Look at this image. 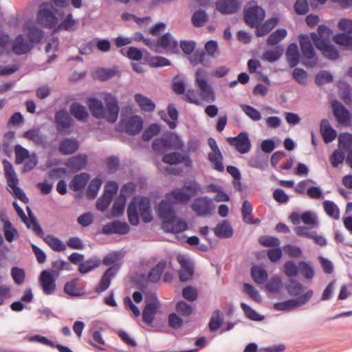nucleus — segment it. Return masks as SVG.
I'll list each match as a JSON object with an SVG mask.
<instances>
[{
  "label": "nucleus",
  "mask_w": 352,
  "mask_h": 352,
  "mask_svg": "<svg viewBox=\"0 0 352 352\" xmlns=\"http://www.w3.org/2000/svg\"><path fill=\"white\" fill-rule=\"evenodd\" d=\"M298 41L302 54V64L309 68L316 67L318 65V58L316 56L314 46L307 34H300Z\"/></svg>",
  "instance_id": "obj_1"
},
{
  "label": "nucleus",
  "mask_w": 352,
  "mask_h": 352,
  "mask_svg": "<svg viewBox=\"0 0 352 352\" xmlns=\"http://www.w3.org/2000/svg\"><path fill=\"white\" fill-rule=\"evenodd\" d=\"M3 164L8 185L12 189L14 196L23 203L27 204L28 202V198L23 190L17 186L19 179L12 164L6 160H3Z\"/></svg>",
  "instance_id": "obj_2"
},
{
  "label": "nucleus",
  "mask_w": 352,
  "mask_h": 352,
  "mask_svg": "<svg viewBox=\"0 0 352 352\" xmlns=\"http://www.w3.org/2000/svg\"><path fill=\"white\" fill-rule=\"evenodd\" d=\"M183 147L184 143L177 135L167 138H157L152 143V148L157 154L163 153L168 149L182 150Z\"/></svg>",
  "instance_id": "obj_3"
},
{
  "label": "nucleus",
  "mask_w": 352,
  "mask_h": 352,
  "mask_svg": "<svg viewBox=\"0 0 352 352\" xmlns=\"http://www.w3.org/2000/svg\"><path fill=\"white\" fill-rule=\"evenodd\" d=\"M314 291L308 289L297 299H289L274 304V309L276 311H291L302 305H305L312 298Z\"/></svg>",
  "instance_id": "obj_4"
},
{
  "label": "nucleus",
  "mask_w": 352,
  "mask_h": 352,
  "mask_svg": "<svg viewBox=\"0 0 352 352\" xmlns=\"http://www.w3.org/2000/svg\"><path fill=\"white\" fill-rule=\"evenodd\" d=\"M190 208L197 216L206 217L214 212L215 206L212 199L208 196H201L194 199Z\"/></svg>",
  "instance_id": "obj_5"
},
{
  "label": "nucleus",
  "mask_w": 352,
  "mask_h": 352,
  "mask_svg": "<svg viewBox=\"0 0 352 352\" xmlns=\"http://www.w3.org/2000/svg\"><path fill=\"white\" fill-rule=\"evenodd\" d=\"M195 83L200 89V95L204 101L212 102L215 100V96L212 87L208 83L205 76V72L199 69L195 74Z\"/></svg>",
  "instance_id": "obj_6"
},
{
  "label": "nucleus",
  "mask_w": 352,
  "mask_h": 352,
  "mask_svg": "<svg viewBox=\"0 0 352 352\" xmlns=\"http://www.w3.org/2000/svg\"><path fill=\"white\" fill-rule=\"evenodd\" d=\"M38 21L46 28H54L58 23V19L53 7L47 3H43L38 12Z\"/></svg>",
  "instance_id": "obj_7"
},
{
  "label": "nucleus",
  "mask_w": 352,
  "mask_h": 352,
  "mask_svg": "<svg viewBox=\"0 0 352 352\" xmlns=\"http://www.w3.org/2000/svg\"><path fill=\"white\" fill-rule=\"evenodd\" d=\"M56 131L60 133H69L74 126V121L65 109L57 111L54 115Z\"/></svg>",
  "instance_id": "obj_8"
},
{
  "label": "nucleus",
  "mask_w": 352,
  "mask_h": 352,
  "mask_svg": "<svg viewBox=\"0 0 352 352\" xmlns=\"http://www.w3.org/2000/svg\"><path fill=\"white\" fill-rule=\"evenodd\" d=\"M158 53L166 52V54H177L179 52L177 41L170 32H166L157 37Z\"/></svg>",
  "instance_id": "obj_9"
},
{
  "label": "nucleus",
  "mask_w": 352,
  "mask_h": 352,
  "mask_svg": "<svg viewBox=\"0 0 352 352\" xmlns=\"http://www.w3.org/2000/svg\"><path fill=\"white\" fill-rule=\"evenodd\" d=\"M208 144L212 150V152L208 155V160L212 164L213 168L219 172L224 170L223 164V157L219 148L216 140L213 138H209Z\"/></svg>",
  "instance_id": "obj_10"
},
{
  "label": "nucleus",
  "mask_w": 352,
  "mask_h": 352,
  "mask_svg": "<svg viewBox=\"0 0 352 352\" xmlns=\"http://www.w3.org/2000/svg\"><path fill=\"white\" fill-rule=\"evenodd\" d=\"M331 107L333 114L340 124L344 126L351 125V113L338 100L333 101Z\"/></svg>",
  "instance_id": "obj_11"
},
{
  "label": "nucleus",
  "mask_w": 352,
  "mask_h": 352,
  "mask_svg": "<svg viewBox=\"0 0 352 352\" xmlns=\"http://www.w3.org/2000/svg\"><path fill=\"white\" fill-rule=\"evenodd\" d=\"M118 188L116 182H109L107 184L104 192L96 201V208L102 212L105 211L109 206L113 195Z\"/></svg>",
  "instance_id": "obj_12"
},
{
  "label": "nucleus",
  "mask_w": 352,
  "mask_h": 352,
  "mask_svg": "<svg viewBox=\"0 0 352 352\" xmlns=\"http://www.w3.org/2000/svg\"><path fill=\"white\" fill-rule=\"evenodd\" d=\"M227 142L230 145L234 146L239 153L242 154L248 153L251 149V142L248 133L245 131L239 133L236 137L228 138Z\"/></svg>",
  "instance_id": "obj_13"
},
{
  "label": "nucleus",
  "mask_w": 352,
  "mask_h": 352,
  "mask_svg": "<svg viewBox=\"0 0 352 352\" xmlns=\"http://www.w3.org/2000/svg\"><path fill=\"white\" fill-rule=\"evenodd\" d=\"M265 17L264 10L258 6L244 10V21L251 28H255Z\"/></svg>",
  "instance_id": "obj_14"
},
{
  "label": "nucleus",
  "mask_w": 352,
  "mask_h": 352,
  "mask_svg": "<svg viewBox=\"0 0 352 352\" xmlns=\"http://www.w3.org/2000/svg\"><path fill=\"white\" fill-rule=\"evenodd\" d=\"M56 278L50 270H45L41 272L38 281L45 295H52L55 292Z\"/></svg>",
  "instance_id": "obj_15"
},
{
  "label": "nucleus",
  "mask_w": 352,
  "mask_h": 352,
  "mask_svg": "<svg viewBox=\"0 0 352 352\" xmlns=\"http://www.w3.org/2000/svg\"><path fill=\"white\" fill-rule=\"evenodd\" d=\"M106 112L104 118L110 123H114L118 117L120 107L115 96L108 94L104 98Z\"/></svg>",
  "instance_id": "obj_16"
},
{
  "label": "nucleus",
  "mask_w": 352,
  "mask_h": 352,
  "mask_svg": "<svg viewBox=\"0 0 352 352\" xmlns=\"http://www.w3.org/2000/svg\"><path fill=\"white\" fill-rule=\"evenodd\" d=\"M174 204L166 199L162 200L158 206V215L162 220V226L166 223H169L175 219L176 216L175 210L173 208Z\"/></svg>",
  "instance_id": "obj_17"
},
{
  "label": "nucleus",
  "mask_w": 352,
  "mask_h": 352,
  "mask_svg": "<svg viewBox=\"0 0 352 352\" xmlns=\"http://www.w3.org/2000/svg\"><path fill=\"white\" fill-rule=\"evenodd\" d=\"M129 226L123 221L114 220L104 225L102 228L101 232L105 235H111L117 234L124 235L129 232Z\"/></svg>",
  "instance_id": "obj_18"
},
{
  "label": "nucleus",
  "mask_w": 352,
  "mask_h": 352,
  "mask_svg": "<svg viewBox=\"0 0 352 352\" xmlns=\"http://www.w3.org/2000/svg\"><path fill=\"white\" fill-rule=\"evenodd\" d=\"M318 40L316 41V38H313V42L316 47L321 52L325 58L331 60H336L339 58L340 53L333 44H330L329 42H325L321 39Z\"/></svg>",
  "instance_id": "obj_19"
},
{
  "label": "nucleus",
  "mask_w": 352,
  "mask_h": 352,
  "mask_svg": "<svg viewBox=\"0 0 352 352\" xmlns=\"http://www.w3.org/2000/svg\"><path fill=\"white\" fill-rule=\"evenodd\" d=\"M289 219L294 225L300 224L301 220L306 225L314 228L318 226L316 217L310 211L304 212L301 214L298 212H292L289 215Z\"/></svg>",
  "instance_id": "obj_20"
},
{
  "label": "nucleus",
  "mask_w": 352,
  "mask_h": 352,
  "mask_svg": "<svg viewBox=\"0 0 352 352\" xmlns=\"http://www.w3.org/2000/svg\"><path fill=\"white\" fill-rule=\"evenodd\" d=\"M217 10L222 14H232L238 12L241 6L239 0H218L215 3Z\"/></svg>",
  "instance_id": "obj_21"
},
{
  "label": "nucleus",
  "mask_w": 352,
  "mask_h": 352,
  "mask_svg": "<svg viewBox=\"0 0 352 352\" xmlns=\"http://www.w3.org/2000/svg\"><path fill=\"white\" fill-rule=\"evenodd\" d=\"M87 164V155L86 154H78L69 158L65 164L71 172L77 173L84 169Z\"/></svg>",
  "instance_id": "obj_22"
},
{
  "label": "nucleus",
  "mask_w": 352,
  "mask_h": 352,
  "mask_svg": "<svg viewBox=\"0 0 352 352\" xmlns=\"http://www.w3.org/2000/svg\"><path fill=\"white\" fill-rule=\"evenodd\" d=\"M117 273V269L114 266L109 267L102 274L98 285L95 288V292L100 294L107 290L110 286L112 278Z\"/></svg>",
  "instance_id": "obj_23"
},
{
  "label": "nucleus",
  "mask_w": 352,
  "mask_h": 352,
  "mask_svg": "<svg viewBox=\"0 0 352 352\" xmlns=\"http://www.w3.org/2000/svg\"><path fill=\"white\" fill-rule=\"evenodd\" d=\"M162 162L170 165L179 164L185 162L186 166H190L192 161L189 157H186L178 152L166 153L162 157Z\"/></svg>",
  "instance_id": "obj_24"
},
{
  "label": "nucleus",
  "mask_w": 352,
  "mask_h": 352,
  "mask_svg": "<svg viewBox=\"0 0 352 352\" xmlns=\"http://www.w3.org/2000/svg\"><path fill=\"white\" fill-rule=\"evenodd\" d=\"M165 198L171 201L174 204H186L190 201V196L187 194L182 188H177L172 191L167 192Z\"/></svg>",
  "instance_id": "obj_25"
},
{
  "label": "nucleus",
  "mask_w": 352,
  "mask_h": 352,
  "mask_svg": "<svg viewBox=\"0 0 352 352\" xmlns=\"http://www.w3.org/2000/svg\"><path fill=\"white\" fill-rule=\"evenodd\" d=\"M87 104L94 118L98 119L104 118L106 109L100 100L96 98H90L88 99Z\"/></svg>",
  "instance_id": "obj_26"
},
{
  "label": "nucleus",
  "mask_w": 352,
  "mask_h": 352,
  "mask_svg": "<svg viewBox=\"0 0 352 352\" xmlns=\"http://www.w3.org/2000/svg\"><path fill=\"white\" fill-rule=\"evenodd\" d=\"M78 148L79 144L76 140L65 138L60 142L58 150L62 155H67L74 153Z\"/></svg>",
  "instance_id": "obj_27"
},
{
  "label": "nucleus",
  "mask_w": 352,
  "mask_h": 352,
  "mask_svg": "<svg viewBox=\"0 0 352 352\" xmlns=\"http://www.w3.org/2000/svg\"><path fill=\"white\" fill-rule=\"evenodd\" d=\"M286 60L290 67H295L300 63V57L298 45L295 43L289 44L285 52Z\"/></svg>",
  "instance_id": "obj_28"
},
{
  "label": "nucleus",
  "mask_w": 352,
  "mask_h": 352,
  "mask_svg": "<svg viewBox=\"0 0 352 352\" xmlns=\"http://www.w3.org/2000/svg\"><path fill=\"white\" fill-rule=\"evenodd\" d=\"M32 47L30 43H28L25 41V37L23 34H19L14 41L12 51L15 54L22 55L27 54Z\"/></svg>",
  "instance_id": "obj_29"
},
{
  "label": "nucleus",
  "mask_w": 352,
  "mask_h": 352,
  "mask_svg": "<svg viewBox=\"0 0 352 352\" xmlns=\"http://www.w3.org/2000/svg\"><path fill=\"white\" fill-rule=\"evenodd\" d=\"M320 133L324 142L327 144L334 140L337 136V132L333 129L327 119H322L320 125Z\"/></svg>",
  "instance_id": "obj_30"
},
{
  "label": "nucleus",
  "mask_w": 352,
  "mask_h": 352,
  "mask_svg": "<svg viewBox=\"0 0 352 352\" xmlns=\"http://www.w3.org/2000/svg\"><path fill=\"white\" fill-rule=\"evenodd\" d=\"M69 112L77 120L82 122H86L89 116L86 108L78 102H74L71 104Z\"/></svg>",
  "instance_id": "obj_31"
},
{
  "label": "nucleus",
  "mask_w": 352,
  "mask_h": 352,
  "mask_svg": "<svg viewBox=\"0 0 352 352\" xmlns=\"http://www.w3.org/2000/svg\"><path fill=\"white\" fill-rule=\"evenodd\" d=\"M166 266L165 260L160 261L154 267H153L148 273L147 279L149 283H157L160 281L162 275Z\"/></svg>",
  "instance_id": "obj_32"
},
{
  "label": "nucleus",
  "mask_w": 352,
  "mask_h": 352,
  "mask_svg": "<svg viewBox=\"0 0 352 352\" xmlns=\"http://www.w3.org/2000/svg\"><path fill=\"white\" fill-rule=\"evenodd\" d=\"M134 100L142 111L151 113L155 109V102L142 94H135Z\"/></svg>",
  "instance_id": "obj_33"
},
{
  "label": "nucleus",
  "mask_w": 352,
  "mask_h": 352,
  "mask_svg": "<svg viewBox=\"0 0 352 352\" xmlns=\"http://www.w3.org/2000/svg\"><path fill=\"white\" fill-rule=\"evenodd\" d=\"M90 179L87 173H81L76 175L69 184V188L74 191H79L83 189Z\"/></svg>",
  "instance_id": "obj_34"
},
{
  "label": "nucleus",
  "mask_w": 352,
  "mask_h": 352,
  "mask_svg": "<svg viewBox=\"0 0 352 352\" xmlns=\"http://www.w3.org/2000/svg\"><path fill=\"white\" fill-rule=\"evenodd\" d=\"M214 232L220 239H228L233 235V229L227 220H223L216 226Z\"/></svg>",
  "instance_id": "obj_35"
},
{
  "label": "nucleus",
  "mask_w": 352,
  "mask_h": 352,
  "mask_svg": "<svg viewBox=\"0 0 352 352\" xmlns=\"http://www.w3.org/2000/svg\"><path fill=\"white\" fill-rule=\"evenodd\" d=\"M162 228L167 232L179 233L187 230L188 226L185 221L180 219H177L172 221L170 224L166 223L162 226Z\"/></svg>",
  "instance_id": "obj_36"
},
{
  "label": "nucleus",
  "mask_w": 352,
  "mask_h": 352,
  "mask_svg": "<svg viewBox=\"0 0 352 352\" xmlns=\"http://www.w3.org/2000/svg\"><path fill=\"white\" fill-rule=\"evenodd\" d=\"M278 24V19L272 17L267 19L263 24H258L256 30V36L258 37L264 36L270 33Z\"/></svg>",
  "instance_id": "obj_37"
},
{
  "label": "nucleus",
  "mask_w": 352,
  "mask_h": 352,
  "mask_svg": "<svg viewBox=\"0 0 352 352\" xmlns=\"http://www.w3.org/2000/svg\"><path fill=\"white\" fill-rule=\"evenodd\" d=\"M142 120L138 116H131L126 123V132L131 135H136L142 129Z\"/></svg>",
  "instance_id": "obj_38"
},
{
  "label": "nucleus",
  "mask_w": 352,
  "mask_h": 352,
  "mask_svg": "<svg viewBox=\"0 0 352 352\" xmlns=\"http://www.w3.org/2000/svg\"><path fill=\"white\" fill-rule=\"evenodd\" d=\"M77 279H73L67 282L64 285V292L72 297H79L85 294L86 292L82 287H77Z\"/></svg>",
  "instance_id": "obj_39"
},
{
  "label": "nucleus",
  "mask_w": 352,
  "mask_h": 352,
  "mask_svg": "<svg viewBox=\"0 0 352 352\" xmlns=\"http://www.w3.org/2000/svg\"><path fill=\"white\" fill-rule=\"evenodd\" d=\"M305 288L302 284L294 278H290L285 285V289L288 294L293 297L298 296L299 298L302 296Z\"/></svg>",
  "instance_id": "obj_40"
},
{
  "label": "nucleus",
  "mask_w": 352,
  "mask_h": 352,
  "mask_svg": "<svg viewBox=\"0 0 352 352\" xmlns=\"http://www.w3.org/2000/svg\"><path fill=\"white\" fill-rule=\"evenodd\" d=\"M101 263L100 259L96 256H92L86 261H83L78 267V272L80 274H87L95 268L98 267Z\"/></svg>",
  "instance_id": "obj_41"
},
{
  "label": "nucleus",
  "mask_w": 352,
  "mask_h": 352,
  "mask_svg": "<svg viewBox=\"0 0 352 352\" xmlns=\"http://www.w3.org/2000/svg\"><path fill=\"white\" fill-rule=\"evenodd\" d=\"M23 138L38 145H42L45 142V138L41 134L40 129L37 127H34L25 131L23 134Z\"/></svg>",
  "instance_id": "obj_42"
},
{
  "label": "nucleus",
  "mask_w": 352,
  "mask_h": 352,
  "mask_svg": "<svg viewBox=\"0 0 352 352\" xmlns=\"http://www.w3.org/2000/svg\"><path fill=\"white\" fill-rule=\"evenodd\" d=\"M179 262L183 269L179 274V280L182 282H186L193 276V267L188 261L184 259H179Z\"/></svg>",
  "instance_id": "obj_43"
},
{
  "label": "nucleus",
  "mask_w": 352,
  "mask_h": 352,
  "mask_svg": "<svg viewBox=\"0 0 352 352\" xmlns=\"http://www.w3.org/2000/svg\"><path fill=\"white\" fill-rule=\"evenodd\" d=\"M333 40L345 50H352V35L345 32L338 33L333 36Z\"/></svg>",
  "instance_id": "obj_44"
},
{
  "label": "nucleus",
  "mask_w": 352,
  "mask_h": 352,
  "mask_svg": "<svg viewBox=\"0 0 352 352\" xmlns=\"http://www.w3.org/2000/svg\"><path fill=\"white\" fill-rule=\"evenodd\" d=\"M28 212L29 218L27 217V220L23 223L26 225L28 228H31L37 236L42 237L43 231L37 222L35 216L29 208H28Z\"/></svg>",
  "instance_id": "obj_45"
},
{
  "label": "nucleus",
  "mask_w": 352,
  "mask_h": 352,
  "mask_svg": "<svg viewBox=\"0 0 352 352\" xmlns=\"http://www.w3.org/2000/svg\"><path fill=\"white\" fill-rule=\"evenodd\" d=\"M160 307L153 305L151 303L145 305L142 311V320L144 322L150 324L154 321L157 310Z\"/></svg>",
  "instance_id": "obj_46"
},
{
  "label": "nucleus",
  "mask_w": 352,
  "mask_h": 352,
  "mask_svg": "<svg viewBox=\"0 0 352 352\" xmlns=\"http://www.w3.org/2000/svg\"><path fill=\"white\" fill-rule=\"evenodd\" d=\"M160 307L153 305L151 303L145 305L142 311V320L144 322L150 324L154 321L157 310Z\"/></svg>",
  "instance_id": "obj_47"
},
{
  "label": "nucleus",
  "mask_w": 352,
  "mask_h": 352,
  "mask_svg": "<svg viewBox=\"0 0 352 352\" xmlns=\"http://www.w3.org/2000/svg\"><path fill=\"white\" fill-rule=\"evenodd\" d=\"M251 276L253 280L256 284L259 285L263 284L268 278L267 271L265 269L256 265L252 266L251 268Z\"/></svg>",
  "instance_id": "obj_48"
},
{
  "label": "nucleus",
  "mask_w": 352,
  "mask_h": 352,
  "mask_svg": "<svg viewBox=\"0 0 352 352\" xmlns=\"http://www.w3.org/2000/svg\"><path fill=\"white\" fill-rule=\"evenodd\" d=\"M248 164L252 168L265 170L268 166V160L261 154H256L250 158Z\"/></svg>",
  "instance_id": "obj_49"
},
{
  "label": "nucleus",
  "mask_w": 352,
  "mask_h": 352,
  "mask_svg": "<svg viewBox=\"0 0 352 352\" xmlns=\"http://www.w3.org/2000/svg\"><path fill=\"white\" fill-rule=\"evenodd\" d=\"M287 35L285 28H279L273 32L267 38L266 43L268 46H274L283 40Z\"/></svg>",
  "instance_id": "obj_50"
},
{
  "label": "nucleus",
  "mask_w": 352,
  "mask_h": 352,
  "mask_svg": "<svg viewBox=\"0 0 352 352\" xmlns=\"http://www.w3.org/2000/svg\"><path fill=\"white\" fill-rule=\"evenodd\" d=\"M283 54V47L278 45L274 50H268L265 51L263 54V58L269 63H274L279 60Z\"/></svg>",
  "instance_id": "obj_51"
},
{
  "label": "nucleus",
  "mask_w": 352,
  "mask_h": 352,
  "mask_svg": "<svg viewBox=\"0 0 352 352\" xmlns=\"http://www.w3.org/2000/svg\"><path fill=\"white\" fill-rule=\"evenodd\" d=\"M332 34V31L325 25H320L318 27L317 34L315 32H312L311 34V39L313 38H316V41H318V39H321L324 41L325 42H328Z\"/></svg>",
  "instance_id": "obj_52"
},
{
  "label": "nucleus",
  "mask_w": 352,
  "mask_h": 352,
  "mask_svg": "<svg viewBox=\"0 0 352 352\" xmlns=\"http://www.w3.org/2000/svg\"><path fill=\"white\" fill-rule=\"evenodd\" d=\"M184 190L190 196V199L197 195L201 191L200 184L195 180H189L184 183L182 186Z\"/></svg>",
  "instance_id": "obj_53"
},
{
  "label": "nucleus",
  "mask_w": 352,
  "mask_h": 352,
  "mask_svg": "<svg viewBox=\"0 0 352 352\" xmlns=\"http://www.w3.org/2000/svg\"><path fill=\"white\" fill-rule=\"evenodd\" d=\"M208 20V16L205 10H199L194 12L192 16V23L196 28H200L204 25Z\"/></svg>",
  "instance_id": "obj_54"
},
{
  "label": "nucleus",
  "mask_w": 352,
  "mask_h": 352,
  "mask_svg": "<svg viewBox=\"0 0 352 352\" xmlns=\"http://www.w3.org/2000/svg\"><path fill=\"white\" fill-rule=\"evenodd\" d=\"M45 242L54 251L61 252L65 250V245L57 237L48 235L44 239Z\"/></svg>",
  "instance_id": "obj_55"
},
{
  "label": "nucleus",
  "mask_w": 352,
  "mask_h": 352,
  "mask_svg": "<svg viewBox=\"0 0 352 352\" xmlns=\"http://www.w3.org/2000/svg\"><path fill=\"white\" fill-rule=\"evenodd\" d=\"M126 199L124 195L117 197L112 206V214L114 217H120L124 213Z\"/></svg>",
  "instance_id": "obj_56"
},
{
  "label": "nucleus",
  "mask_w": 352,
  "mask_h": 352,
  "mask_svg": "<svg viewBox=\"0 0 352 352\" xmlns=\"http://www.w3.org/2000/svg\"><path fill=\"white\" fill-rule=\"evenodd\" d=\"M352 146V135L349 133H344L338 137V148L343 151L350 150Z\"/></svg>",
  "instance_id": "obj_57"
},
{
  "label": "nucleus",
  "mask_w": 352,
  "mask_h": 352,
  "mask_svg": "<svg viewBox=\"0 0 352 352\" xmlns=\"http://www.w3.org/2000/svg\"><path fill=\"white\" fill-rule=\"evenodd\" d=\"M4 236L8 242H12L16 238L19 236L18 232L16 228L12 226V224L9 221H6L3 225Z\"/></svg>",
  "instance_id": "obj_58"
},
{
  "label": "nucleus",
  "mask_w": 352,
  "mask_h": 352,
  "mask_svg": "<svg viewBox=\"0 0 352 352\" xmlns=\"http://www.w3.org/2000/svg\"><path fill=\"white\" fill-rule=\"evenodd\" d=\"M28 36L30 44L33 45V44L38 43L41 41L43 36V32L36 26L32 25L28 28Z\"/></svg>",
  "instance_id": "obj_59"
},
{
  "label": "nucleus",
  "mask_w": 352,
  "mask_h": 352,
  "mask_svg": "<svg viewBox=\"0 0 352 352\" xmlns=\"http://www.w3.org/2000/svg\"><path fill=\"white\" fill-rule=\"evenodd\" d=\"M323 208L325 212L334 219H338L340 217V211L338 206L332 201L325 200L323 202Z\"/></svg>",
  "instance_id": "obj_60"
},
{
  "label": "nucleus",
  "mask_w": 352,
  "mask_h": 352,
  "mask_svg": "<svg viewBox=\"0 0 352 352\" xmlns=\"http://www.w3.org/2000/svg\"><path fill=\"white\" fill-rule=\"evenodd\" d=\"M127 214L129 223L132 226H138L140 219L138 210L136 204L131 202L127 208Z\"/></svg>",
  "instance_id": "obj_61"
},
{
  "label": "nucleus",
  "mask_w": 352,
  "mask_h": 352,
  "mask_svg": "<svg viewBox=\"0 0 352 352\" xmlns=\"http://www.w3.org/2000/svg\"><path fill=\"white\" fill-rule=\"evenodd\" d=\"M76 21L73 19L72 13L68 14L65 19L58 25V30L74 31L76 30Z\"/></svg>",
  "instance_id": "obj_62"
},
{
  "label": "nucleus",
  "mask_w": 352,
  "mask_h": 352,
  "mask_svg": "<svg viewBox=\"0 0 352 352\" xmlns=\"http://www.w3.org/2000/svg\"><path fill=\"white\" fill-rule=\"evenodd\" d=\"M102 185V180L99 178L93 179L87 188V196L88 198L94 199L98 195V190Z\"/></svg>",
  "instance_id": "obj_63"
},
{
  "label": "nucleus",
  "mask_w": 352,
  "mask_h": 352,
  "mask_svg": "<svg viewBox=\"0 0 352 352\" xmlns=\"http://www.w3.org/2000/svg\"><path fill=\"white\" fill-rule=\"evenodd\" d=\"M221 315V312L219 309H217L213 312L208 324V327L210 331H216L221 326L223 319L220 318Z\"/></svg>",
  "instance_id": "obj_64"
}]
</instances>
